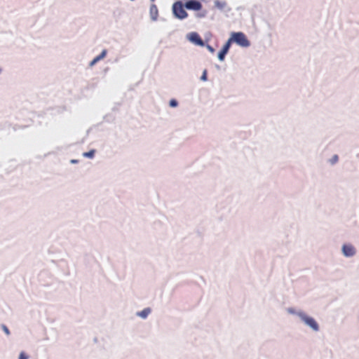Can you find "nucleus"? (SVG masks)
<instances>
[{
    "label": "nucleus",
    "mask_w": 359,
    "mask_h": 359,
    "mask_svg": "<svg viewBox=\"0 0 359 359\" xmlns=\"http://www.w3.org/2000/svg\"><path fill=\"white\" fill-rule=\"evenodd\" d=\"M228 41H230L231 44V43L234 42L238 46L244 48H247L250 45V42L248 39L246 35L241 32H232L231 34V37Z\"/></svg>",
    "instance_id": "f257e3e1"
},
{
    "label": "nucleus",
    "mask_w": 359,
    "mask_h": 359,
    "mask_svg": "<svg viewBox=\"0 0 359 359\" xmlns=\"http://www.w3.org/2000/svg\"><path fill=\"white\" fill-rule=\"evenodd\" d=\"M185 6L182 1H176L172 4V13L175 18L183 20L187 18L188 13L184 9Z\"/></svg>",
    "instance_id": "f03ea898"
},
{
    "label": "nucleus",
    "mask_w": 359,
    "mask_h": 359,
    "mask_svg": "<svg viewBox=\"0 0 359 359\" xmlns=\"http://www.w3.org/2000/svg\"><path fill=\"white\" fill-rule=\"evenodd\" d=\"M299 316L306 325L310 326L313 330H318V325L313 318L307 316L306 314L303 313H299Z\"/></svg>",
    "instance_id": "7ed1b4c3"
},
{
    "label": "nucleus",
    "mask_w": 359,
    "mask_h": 359,
    "mask_svg": "<svg viewBox=\"0 0 359 359\" xmlns=\"http://www.w3.org/2000/svg\"><path fill=\"white\" fill-rule=\"evenodd\" d=\"M184 6L188 10H192V11H200L202 8V4L196 0H191L186 1L184 4Z\"/></svg>",
    "instance_id": "20e7f679"
},
{
    "label": "nucleus",
    "mask_w": 359,
    "mask_h": 359,
    "mask_svg": "<svg viewBox=\"0 0 359 359\" xmlns=\"http://www.w3.org/2000/svg\"><path fill=\"white\" fill-rule=\"evenodd\" d=\"M188 39L192 42L193 43L197 45V46H204V42L202 40V39L201 38V36H199V34L196 32H191L190 33L189 35H188Z\"/></svg>",
    "instance_id": "39448f33"
},
{
    "label": "nucleus",
    "mask_w": 359,
    "mask_h": 359,
    "mask_svg": "<svg viewBox=\"0 0 359 359\" xmlns=\"http://www.w3.org/2000/svg\"><path fill=\"white\" fill-rule=\"evenodd\" d=\"M343 253L346 257H351L355 255V250L352 245L346 244L343 245L342 248Z\"/></svg>",
    "instance_id": "423d86ee"
},
{
    "label": "nucleus",
    "mask_w": 359,
    "mask_h": 359,
    "mask_svg": "<svg viewBox=\"0 0 359 359\" xmlns=\"http://www.w3.org/2000/svg\"><path fill=\"white\" fill-rule=\"evenodd\" d=\"M231 46L230 41H227V42L224 44L222 49L218 53V58L220 61H223L226 54L228 53Z\"/></svg>",
    "instance_id": "0eeeda50"
},
{
    "label": "nucleus",
    "mask_w": 359,
    "mask_h": 359,
    "mask_svg": "<svg viewBox=\"0 0 359 359\" xmlns=\"http://www.w3.org/2000/svg\"><path fill=\"white\" fill-rule=\"evenodd\" d=\"M214 4L215 7L219 10H224L227 6V4L225 1L216 0L215 1Z\"/></svg>",
    "instance_id": "6e6552de"
},
{
    "label": "nucleus",
    "mask_w": 359,
    "mask_h": 359,
    "mask_svg": "<svg viewBox=\"0 0 359 359\" xmlns=\"http://www.w3.org/2000/svg\"><path fill=\"white\" fill-rule=\"evenodd\" d=\"M150 312L151 309L149 308H147L142 310V311L139 312L137 315L142 318H145L147 317Z\"/></svg>",
    "instance_id": "1a4fd4ad"
},
{
    "label": "nucleus",
    "mask_w": 359,
    "mask_h": 359,
    "mask_svg": "<svg viewBox=\"0 0 359 359\" xmlns=\"http://www.w3.org/2000/svg\"><path fill=\"white\" fill-rule=\"evenodd\" d=\"M107 55V50H103L102 51V53L97 55V57H95V58L97 60V61H100V60L103 59Z\"/></svg>",
    "instance_id": "9d476101"
},
{
    "label": "nucleus",
    "mask_w": 359,
    "mask_h": 359,
    "mask_svg": "<svg viewBox=\"0 0 359 359\" xmlns=\"http://www.w3.org/2000/svg\"><path fill=\"white\" fill-rule=\"evenodd\" d=\"M107 55V50H103L102 51V53L97 55V57H95V58L97 60V61H100V60L103 59Z\"/></svg>",
    "instance_id": "9b49d317"
},
{
    "label": "nucleus",
    "mask_w": 359,
    "mask_h": 359,
    "mask_svg": "<svg viewBox=\"0 0 359 359\" xmlns=\"http://www.w3.org/2000/svg\"><path fill=\"white\" fill-rule=\"evenodd\" d=\"M107 55V50H103L102 51V53L97 55V57H95V58L97 60V61H100V60L103 59Z\"/></svg>",
    "instance_id": "f8f14e48"
},
{
    "label": "nucleus",
    "mask_w": 359,
    "mask_h": 359,
    "mask_svg": "<svg viewBox=\"0 0 359 359\" xmlns=\"http://www.w3.org/2000/svg\"><path fill=\"white\" fill-rule=\"evenodd\" d=\"M94 154H95V150H91L88 152H85L83 154V156L86 157H88V158H93L94 156Z\"/></svg>",
    "instance_id": "ddd939ff"
},
{
    "label": "nucleus",
    "mask_w": 359,
    "mask_h": 359,
    "mask_svg": "<svg viewBox=\"0 0 359 359\" xmlns=\"http://www.w3.org/2000/svg\"><path fill=\"white\" fill-rule=\"evenodd\" d=\"M177 104L178 103L176 100L172 99L170 101V106L172 107H175L177 106Z\"/></svg>",
    "instance_id": "4468645a"
},
{
    "label": "nucleus",
    "mask_w": 359,
    "mask_h": 359,
    "mask_svg": "<svg viewBox=\"0 0 359 359\" xmlns=\"http://www.w3.org/2000/svg\"><path fill=\"white\" fill-rule=\"evenodd\" d=\"M18 359H28V356L26 355L25 352H21L20 353Z\"/></svg>",
    "instance_id": "2eb2a0df"
},
{
    "label": "nucleus",
    "mask_w": 359,
    "mask_h": 359,
    "mask_svg": "<svg viewBox=\"0 0 359 359\" xmlns=\"http://www.w3.org/2000/svg\"><path fill=\"white\" fill-rule=\"evenodd\" d=\"M150 11H151V14H153L154 13H155L156 14L157 13L156 6L155 5L151 6Z\"/></svg>",
    "instance_id": "dca6fc26"
},
{
    "label": "nucleus",
    "mask_w": 359,
    "mask_h": 359,
    "mask_svg": "<svg viewBox=\"0 0 359 359\" xmlns=\"http://www.w3.org/2000/svg\"><path fill=\"white\" fill-rule=\"evenodd\" d=\"M331 161V163L334 164L335 163H337L338 161V156L337 155H334L332 159L330 160Z\"/></svg>",
    "instance_id": "f3484780"
},
{
    "label": "nucleus",
    "mask_w": 359,
    "mask_h": 359,
    "mask_svg": "<svg viewBox=\"0 0 359 359\" xmlns=\"http://www.w3.org/2000/svg\"><path fill=\"white\" fill-rule=\"evenodd\" d=\"M2 329H3V330L4 331V332H5L7 335H9V334H10V331H9L8 328L5 325H2Z\"/></svg>",
    "instance_id": "a211bd4d"
},
{
    "label": "nucleus",
    "mask_w": 359,
    "mask_h": 359,
    "mask_svg": "<svg viewBox=\"0 0 359 359\" xmlns=\"http://www.w3.org/2000/svg\"><path fill=\"white\" fill-rule=\"evenodd\" d=\"M201 80L205 81L207 80V71L204 70L203 75L201 76Z\"/></svg>",
    "instance_id": "6ab92c4d"
},
{
    "label": "nucleus",
    "mask_w": 359,
    "mask_h": 359,
    "mask_svg": "<svg viewBox=\"0 0 359 359\" xmlns=\"http://www.w3.org/2000/svg\"><path fill=\"white\" fill-rule=\"evenodd\" d=\"M207 48L211 53H214L215 51V49L210 45H207Z\"/></svg>",
    "instance_id": "aec40b11"
},
{
    "label": "nucleus",
    "mask_w": 359,
    "mask_h": 359,
    "mask_svg": "<svg viewBox=\"0 0 359 359\" xmlns=\"http://www.w3.org/2000/svg\"><path fill=\"white\" fill-rule=\"evenodd\" d=\"M97 62H98V61H97L95 58H94V59L90 62V66H93V65H94L95 63H97Z\"/></svg>",
    "instance_id": "412c9836"
},
{
    "label": "nucleus",
    "mask_w": 359,
    "mask_h": 359,
    "mask_svg": "<svg viewBox=\"0 0 359 359\" xmlns=\"http://www.w3.org/2000/svg\"><path fill=\"white\" fill-rule=\"evenodd\" d=\"M76 162H77V161H76V160H72V163H76Z\"/></svg>",
    "instance_id": "4be33fe9"
},
{
    "label": "nucleus",
    "mask_w": 359,
    "mask_h": 359,
    "mask_svg": "<svg viewBox=\"0 0 359 359\" xmlns=\"http://www.w3.org/2000/svg\"><path fill=\"white\" fill-rule=\"evenodd\" d=\"M151 1H154L155 0H151Z\"/></svg>",
    "instance_id": "5701e85b"
}]
</instances>
